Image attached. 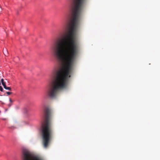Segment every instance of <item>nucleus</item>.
Masks as SVG:
<instances>
[{"mask_svg": "<svg viewBox=\"0 0 160 160\" xmlns=\"http://www.w3.org/2000/svg\"><path fill=\"white\" fill-rule=\"evenodd\" d=\"M86 0H74L72 8L71 24L62 38L55 41L51 47L54 56L64 67H54L50 75L46 94L51 98H55L58 92L66 88L68 78L79 51L75 32L81 19L82 10Z\"/></svg>", "mask_w": 160, "mask_h": 160, "instance_id": "f257e3e1", "label": "nucleus"}, {"mask_svg": "<svg viewBox=\"0 0 160 160\" xmlns=\"http://www.w3.org/2000/svg\"><path fill=\"white\" fill-rule=\"evenodd\" d=\"M51 114V109L49 108H46L44 110V120L41 125L42 144L45 148H47L48 146L52 136Z\"/></svg>", "mask_w": 160, "mask_h": 160, "instance_id": "f03ea898", "label": "nucleus"}, {"mask_svg": "<svg viewBox=\"0 0 160 160\" xmlns=\"http://www.w3.org/2000/svg\"><path fill=\"white\" fill-rule=\"evenodd\" d=\"M3 52L4 54L6 56H8V50L6 48L3 49Z\"/></svg>", "mask_w": 160, "mask_h": 160, "instance_id": "7ed1b4c3", "label": "nucleus"}, {"mask_svg": "<svg viewBox=\"0 0 160 160\" xmlns=\"http://www.w3.org/2000/svg\"><path fill=\"white\" fill-rule=\"evenodd\" d=\"M3 87L5 89L7 90H8L10 91H11L12 90V89L11 87H7L6 85Z\"/></svg>", "mask_w": 160, "mask_h": 160, "instance_id": "20e7f679", "label": "nucleus"}, {"mask_svg": "<svg viewBox=\"0 0 160 160\" xmlns=\"http://www.w3.org/2000/svg\"><path fill=\"white\" fill-rule=\"evenodd\" d=\"M1 81L2 85L3 86V87L5 86L6 85L5 82L4 81V79L2 78L1 79Z\"/></svg>", "mask_w": 160, "mask_h": 160, "instance_id": "39448f33", "label": "nucleus"}, {"mask_svg": "<svg viewBox=\"0 0 160 160\" xmlns=\"http://www.w3.org/2000/svg\"><path fill=\"white\" fill-rule=\"evenodd\" d=\"M9 128L12 130H13L16 128V127L14 126H11L9 127Z\"/></svg>", "mask_w": 160, "mask_h": 160, "instance_id": "423d86ee", "label": "nucleus"}, {"mask_svg": "<svg viewBox=\"0 0 160 160\" xmlns=\"http://www.w3.org/2000/svg\"><path fill=\"white\" fill-rule=\"evenodd\" d=\"M6 93L8 94V95H9L12 93V92H6Z\"/></svg>", "mask_w": 160, "mask_h": 160, "instance_id": "0eeeda50", "label": "nucleus"}, {"mask_svg": "<svg viewBox=\"0 0 160 160\" xmlns=\"http://www.w3.org/2000/svg\"><path fill=\"white\" fill-rule=\"evenodd\" d=\"M0 90L1 92L3 91V89L2 88V87L1 86H0Z\"/></svg>", "mask_w": 160, "mask_h": 160, "instance_id": "6e6552de", "label": "nucleus"}, {"mask_svg": "<svg viewBox=\"0 0 160 160\" xmlns=\"http://www.w3.org/2000/svg\"><path fill=\"white\" fill-rule=\"evenodd\" d=\"M9 101L10 102H13V101L11 98H9Z\"/></svg>", "mask_w": 160, "mask_h": 160, "instance_id": "1a4fd4ad", "label": "nucleus"}, {"mask_svg": "<svg viewBox=\"0 0 160 160\" xmlns=\"http://www.w3.org/2000/svg\"><path fill=\"white\" fill-rule=\"evenodd\" d=\"M66 26H68V21L67 20V21L66 23Z\"/></svg>", "mask_w": 160, "mask_h": 160, "instance_id": "9d476101", "label": "nucleus"}]
</instances>
